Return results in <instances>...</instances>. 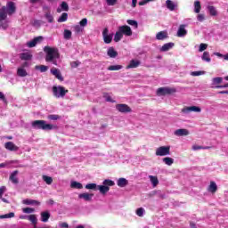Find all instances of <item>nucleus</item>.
Returning a JSON list of instances; mask_svg holds the SVG:
<instances>
[{
    "mask_svg": "<svg viewBox=\"0 0 228 228\" xmlns=\"http://www.w3.org/2000/svg\"><path fill=\"white\" fill-rule=\"evenodd\" d=\"M17 12V7H15V3L8 2L6 6H4L0 10V22L2 24L3 29H8V15H13Z\"/></svg>",
    "mask_w": 228,
    "mask_h": 228,
    "instance_id": "f257e3e1",
    "label": "nucleus"
},
{
    "mask_svg": "<svg viewBox=\"0 0 228 228\" xmlns=\"http://www.w3.org/2000/svg\"><path fill=\"white\" fill-rule=\"evenodd\" d=\"M45 55V61L53 63V65H58V60H60V53L58 48H53L51 46H45L44 49Z\"/></svg>",
    "mask_w": 228,
    "mask_h": 228,
    "instance_id": "f03ea898",
    "label": "nucleus"
},
{
    "mask_svg": "<svg viewBox=\"0 0 228 228\" xmlns=\"http://www.w3.org/2000/svg\"><path fill=\"white\" fill-rule=\"evenodd\" d=\"M33 129H41L42 131H53L58 129V126L48 124L45 120H35L31 122Z\"/></svg>",
    "mask_w": 228,
    "mask_h": 228,
    "instance_id": "7ed1b4c3",
    "label": "nucleus"
},
{
    "mask_svg": "<svg viewBox=\"0 0 228 228\" xmlns=\"http://www.w3.org/2000/svg\"><path fill=\"white\" fill-rule=\"evenodd\" d=\"M52 92L56 99H63V97H65V95L69 94V90L61 86H53L52 88Z\"/></svg>",
    "mask_w": 228,
    "mask_h": 228,
    "instance_id": "20e7f679",
    "label": "nucleus"
},
{
    "mask_svg": "<svg viewBox=\"0 0 228 228\" xmlns=\"http://www.w3.org/2000/svg\"><path fill=\"white\" fill-rule=\"evenodd\" d=\"M177 90L174 87H159L157 89V95L161 97L163 95H172V94H175Z\"/></svg>",
    "mask_w": 228,
    "mask_h": 228,
    "instance_id": "39448f33",
    "label": "nucleus"
},
{
    "mask_svg": "<svg viewBox=\"0 0 228 228\" xmlns=\"http://www.w3.org/2000/svg\"><path fill=\"white\" fill-rule=\"evenodd\" d=\"M156 156H170V146H160L157 148Z\"/></svg>",
    "mask_w": 228,
    "mask_h": 228,
    "instance_id": "423d86ee",
    "label": "nucleus"
},
{
    "mask_svg": "<svg viewBox=\"0 0 228 228\" xmlns=\"http://www.w3.org/2000/svg\"><path fill=\"white\" fill-rule=\"evenodd\" d=\"M191 111H193L194 113H200L202 111V109L197 106L184 107L183 109H182V113H183V115H188L189 113H191Z\"/></svg>",
    "mask_w": 228,
    "mask_h": 228,
    "instance_id": "0eeeda50",
    "label": "nucleus"
},
{
    "mask_svg": "<svg viewBox=\"0 0 228 228\" xmlns=\"http://www.w3.org/2000/svg\"><path fill=\"white\" fill-rule=\"evenodd\" d=\"M104 44H111L113 41V34H110L108 28H105L102 31Z\"/></svg>",
    "mask_w": 228,
    "mask_h": 228,
    "instance_id": "6e6552de",
    "label": "nucleus"
},
{
    "mask_svg": "<svg viewBox=\"0 0 228 228\" xmlns=\"http://www.w3.org/2000/svg\"><path fill=\"white\" fill-rule=\"evenodd\" d=\"M116 110L119 111V113H131L132 110L131 107H129L127 104H117Z\"/></svg>",
    "mask_w": 228,
    "mask_h": 228,
    "instance_id": "1a4fd4ad",
    "label": "nucleus"
},
{
    "mask_svg": "<svg viewBox=\"0 0 228 228\" xmlns=\"http://www.w3.org/2000/svg\"><path fill=\"white\" fill-rule=\"evenodd\" d=\"M187 26L188 25L186 24L180 25L176 33V37H178L179 38H183L185 36H187L188 35V30H186Z\"/></svg>",
    "mask_w": 228,
    "mask_h": 228,
    "instance_id": "9d476101",
    "label": "nucleus"
},
{
    "mask_svg": "<svg viewBox=\"0 0 228 228\" xmlns=\"http://www.w3.org/2000/svg\"><path fill=\"white\" fill-rule=\"evenodd\" d=\"M118 30L122 35H125L126 37H131L133 35V30L131 29V27L127 25H123L119 27Z\"/></svg>",
    "mask_w": 228,
    "mask_h": 228,
    "instance_id": "9b49d317",
    "label": "nucleus"
},
{
    "mask_svg": "<svg viewBox=\"0 0 228 228\" xmlns=\"http://www.w3.org/2000/svg\"><path fill=\"white\" fill-rule=\"evenodd\" d=\"M4 147L7 151H11L12 152H17V151H19V147L15 145L13 142H5Z\"/></svg>",
    "mask_w": 228,
    "mask_h": 228,
    "instance_id": "f8f14e48",
    "label": "nucleus"
},
{
    "mask_svg": "<svg viewBox=\"0 0 228 228\" xmlns=\"http://www.w3.org/2000/svg\"><path fill=\"white\" fill-rule=\"evenodd\" d=\"M166 6L167 10H169L170 12H175V10H177L178 4H177V2H174L172 0H167Z\"/></svg>",
    "mask_w": 228,
    "mask_h": 228,
    "instance_id": "ddd939ff",
    "label": "nucleus"
},
{
    "mask_svg": "<svg viewBox=\"0 0 228 228\" xmlns=\"http://www.w3.org/2000/svg\"><path fill=\"white\" fill-rule=\"evenodd\" d=\"M41 222H43L44 224H47V222H49V218H51V212H49V210L46 211H43L41 212Z\"/></svg>",
    "mask_w": 228,
    "mask_h": 228,
    "instance_id": "4468645a",
    "label": "nucleus"
},
{
    "mask_svg": "<svg viewBox=\"0 0 228 228\" xmlns=\"http://www.w3.org/2000/svg\"><path fill=\"white\" fill-rule=\"evenodd\" d=\"M78 199H83L86 202H90L92 201V199H94V194L88 192L80 193L78 195Z\"/></svg>",
    "mask_w": 228,
    "mask_h": 228,
    "instance_id": "2eb2a0df",
    "label": "nucleus"
},
{
    "mask_svg": "<svg viewBox=\"0 0 228 228\" xmlns=\"http://www.w3.org/2000/svg\"><path fill=\"white\" fill-rule=\"evenodd\" d=\"M51 74L54 76L59 81H63V76H61V71L56 68H53L50 70Z\"/></svg>",
    "mask_w": 228,
    "mask_h": 228,
    "instance_id": "dca6fc26",
    "label": "nucleus"
},
{
    "mask_svg": "<svg viewBox=\"0 0 228 228\" xmlns=\"http://www.w3.org/2000/svg\"><path fill=\"white\" fill-rule=\"evenodd\" d=\"M41 40H44L43 37H37L34 38L32 41L27 43L28 47H35Z\"/></svg>",
    "mask_w": 228,
    "mask_h": 228,
    "instance_id": "f3484780",
    "label": "nucleus"
},
{
    "mask_svg": "<svg viewBox=\"0 0 228 228\" xmlns=\"http://www.w3.org/2000/svg\"><path fill=\"white\" fill-rule=\"evenodd\" d=\"M190 134V132L187 129H177L175 131V136H188Z\"/></svg>",
    "mask_w": 228,
    "mask_h": 228,
    "instance_id": "a211bd4d",
    "label": "nucleus"
},
{
    "mask_svg": "<svg viewBox=\"0 0 228 228\" xmlns=\"http://www.w3.org/2000/svg\"><path fill=\"white\" fill-rule=\"evenodd\" d=\"M23 204H26V206H40V201L36 200H24Z\"/></svg>",
    "mask_w": 228,
    "mask_h": 228,
    "instance_id": "6ab92c4d",
    "label": "nucleus"
},
{
    "mask_svg": "<svg viewBox=\"0 0 228 228\" xmlns=\"http://www.w3.org/2000/svg\"><path fill=\"white\" fill-rule=\"evenodd\" d=\"M4 193H6V187L5 186L0 187V199L2 200V202H4L5 204H10V201L6 198L3 197Z\"/></svg>",
    "mask_w": 228,
    "mask_h": 228,
    "instance_id": "aec40b11",
    "label": "nucleus"
},
{
    "mask_svg": "<svg viewBox=\"0 0 228 228\" xmlns=\"http://www.w3.org/2000/svg\"><path fill=\"white\" fill-rule=\"evenodd\" d=\"M142 62L138 60H132L130 61L129 65L126 66V69H136L138 67H140V64Z\"/></svg>",
    "mask_w": 228,
    "mask_h": 228,
    "instance_id": "412c9836",
    "label": "nucleus"
},
{
    "mask_svg": "<svg viewBox=\"0 0 228 228\" xmlns=\"http://www.w3.org/2000/svg\"><path fill=\"white\" fill-rule=\"evenodd\" d=\"M117 184L119 188H126L129 184V181L126 178H119L118 179Z\"/></svg>",
    "mask_w": 228,
    "mask_h": 228,
    "instance_id": "4be33fe9",
    "label": "nucleus"
},
{
    "mask_svg": "<svg viewBox=\"0 0 228 228\" xmlns=\"http://www.w3.org/2000/svg\"><path fill=\"white\" fill-rule=\"evenodd\" d=\"M61 12H69V4L67 2H62L61 8H57V13H61Z\"/></svg>",
    "mask_w": 228,
    "mask_h": 228,
    "instance_id": "5701e85b",
    "label": "nucleus"
},
{
    "mask_svg": "<svg viewBox=\"0 0 228 228\" xmlns=\"http://www.w3.org/2000/svg\"><path fill=\"white\" fill-rule=\"evenodd\" d=\"M17 174H19V171H13L10 175V181H12L13 184H19V178H17Z\"/></svg>",
    "mask_w": 228,
    "mask_h": 228,
    "instance_id": "b1692460",
    "label": "nucleus"
},
{
    "mask_svg": "<svg viewBox=\"0 0 228 228\" xmlns=\"http://www.w3.org/2000/svg\"><path fill=\"white\" fill-rule=\"evenodd\" d=\"M174 47V43H167L160 48V53H167Z\"/></svg>",
    "mask_w": 228,
    "mask_h": 228,
    "instance_id": "393cba45",
    "label": "nucleus"
},
{
    "mask_svg": "<svg viewBox=\"0 0 228 228\" xmlns=\"http://www.w3.org/2000/svg\"><path fill=\"white\" fill-rule=\"evenodd\" d=\"M166 38H168V34L166 31H160L156 35L157 40H165Z\"/></svg>",
    "mask_w": 228,
    "mask_h": 228,
    "instance_id": "a878e982",
    "label": "nucleus"
},
{
    "mask_svg": "<svg viewBox=\"0 0 228 228\" xmlns=\"http://www.w3.org/2000/svg\"><path fill=\"white\" fill-rule=\"evenodd\" d=\"M208 13L212 17H216L218 15V12L216 11V8L213 5H208Z\"/></svg>",
    "mask_w": 228,
    "mask_h": 228,
    "instance_id": "bb28decb",
    "label": "nucleus"
},
{
    "mask_svg": "<svg viewBox=\"0 0 228 228\" xmlns=\"http://www.w3.org/2000/svg\"><path fill=\"white\" fill-rule=\"evenodd\" d=\"M107 54L110 56V58H117V56H118V53H117L113 47H110L108 49Z\"/></svg>",
    "mask_w": 228,
    "mask_h": 228,
    "instance_id": "cd10ccee",
    "label": "nucleus"
},
{
    "mask_svg": "<svg viewBox=\"0 0 228 228\" xmlns=\"http://www.w3.org/2000/svg\"><path fill=\"white\" fill-rule=\"evenodd\" d=\"M27 220H28L29 222H31V224H33V225L35 227H37V224H38V219H37V216L36 215H29L27 216Z\"/></svg>",
    "mask_w": 228,
    "mask_h": 228,
    "instance_id": "c85d7f7f",
    "label": "nucleus"
},
{
    "mask_svg": "<svg viewBox=\"0 0 228 228\" xmlns=\"http://www.w3.org/2000/svg\"><path fill=\"white\" fill-rule=\"evenodd\" d=\"M97 190H99L100 193L104 195L110 191V187H108L106 185H98Z\"/></svg>",
    "mask_w": 228,
    "mask_h": 228,
    "instance_id": "c756f323",
    "label": "nucleus"
},
{
    "mask_svg": "<svg viewBox=\"0 0 228 228\" xmlns=\"http://www.w3.org/2000/svg\"><path fill=\"white\" fill-rule=\"evenodd\" d=\"M20 60L28 61V60H31V58H33V55H31V53H22L20 54Z\"/></svg>",
    "mask_w": 228,
    "mask_h": 228,
    "instance_id": "7c9ffc66",
    "label": "nucleus"
},
{
    "mask_svg": "<svg viewBox=\"0 0 228 228\" xmlns=\"http://www.w3.org/2000/svg\"><path fill=\"white\" fill-rule=\"evenodd\" d=\"M17 76L20 77H26V76H28V71H26V69L19 67L17 69Z\"/></svg>",
    "mask_w": 228,
    "mask_h": 228,
    "instance_id": "2f4dec72",
    "label": "nucleus"
},
{
    "mask_svg": "<svg viewBox=\"0 0 228 228\" xmlns=\"http://www.w3.org/2000/svg\"><path fill=\"white\" fill-rule=\"evenodd\" d=\"M70 188H74L76 190H83V184L79 182L72 181L70 183Z\"/></svg>",
    "mask_w": 228,
    "mask_h": 228,
    "instance_id": "473e14b6",
    "label": "nucleus"
},
{
    "mask_svg": "<svg viewBox=\"0 0 228 228\" xmlns=\"http://www.w3.org/2000/svg\"><path fill=\"white\" fill-rule=\"evenodd\" d=\"M149 179L151 180V183L153 188H156V186H158V184H159V180H158L157 176L150 175Z\"/></svg>",
    "mask_w": 228,
    "mask_h": 228,
    "instance_id": "72a5a7b5",
    "label": "nucleus"
},
{
    "mask_svg": "<svg viewBox=\"0 0 228 228\" xmlns=\"http://www.w3.org/2000/svg\"><path fill=\"white\" fill-rule=\"evenodd\" d=\"M218 190V186H216V183L211 182L210 185L208 186V191L211 193H215Z\"/></svg>",
    "mask_w": 228,
    "mask_h": 228,
    "instance_id": "f704fd0d",
    "label": "nucleus"
},
{
    "mask_svg": "<svg viewBox=\"0 0 228 228\" xmlns=\"http://www.w3.org/2000/svg\"><path fill=\"white\" fill-rule=\"evenodd\" d=\"M36 70H39L40 72H47L49 70V67L45 65H37L35 66Z\"/></svg>",
    "mask_w": 228,
    "mask_h": 228,
    "instance_id": "c9c22d12",
    "label": "nucleus"
},
{
    "mask_svg": "<svg viewBox=\"0 0 228 228\" xmlns=\"http://www.w3.org/2000/svg\"><path fill=\"white\" fill-rule=\"evenodd\" d=\"M201 9H202V6L200 5V1H195L194 2V12L200 13Z\"/></svg>",
    "mask_w": 228,
    "mask_h": 228,
    "instance_id": "e433bc0d",
    "label": "nucleus"
},
{
    "mask_svg": "<svg viewBox=\"0 0 228 228\" xmlns=\"http://www.w3.org/2000/svg\"><path fill=\"white\" fill-rule=\"evenodd\" d=\"M224 81V78L222 77H214L212 79V85L213 86H216V85H220Z\"/></svg>",
    "mask_w": 228,
    "mask_h": 228,
    "instance_id": "4c0bfd02",
    "label": "nucleus"
},
{
    "mask_svg": "<svg viewBox=\"0 0 228 228\" xmlns=\"http://www.w3.org/2000/svg\"><path fill=\"white\" fill-rule=\"evenodd\" d=\"M124 35L120 33V30L116 32L114 36V42H120L123 38Z\"/></svg>",
    "mask_w": 228,
    "mask_h": 228,
    "instance_id": "58836bf2",
    "label": "nucleus"
},
{
    "mask_svg": "<svg viewBox=\"0 0 228 228\" xmlns=\"http://www.w3.org/2000/svg\"><path fill=\"white\" fill-rule=\"evenodd\" d=\"M201 60L209 63V61H211V57H209V52H204L203 55L201 56Z\"/></svg>",
    "mask_w": 228,
    "mask_h": 228,
    "instance_id": "ea45409f",
    "label": "nucleus"
},
{
    "mask_svg": "<svg viewBox=\"0 0 228 228\" xmlns=\"http://www.w3.org/2000/svg\"><path fill=\"white\" fill-rule=\"evenodd\" d=\"M163 162L168 167H172V165H174V159L170 157H166L163 159Z\"/></svg>",
    "mask_w": 228,
    "mask_h": 228,
    "instance_id": "a19ab883",
    "label": "nucleus"
},
{
    "mask_svg": "<svg viewBox=\"0 0 228 228\" xmlns=\"http://www.w3.org/2000/svg\"><path fill=\"white\" fill-rule=\"evenodd\" d=\"M63 37L65 40H70L72 38V31L65 29Z\"/></svg>",
    "mask_w": 228,
    "mask_h": 228,
    "instance_id": "79ce46f5",
    "label": "nucleus"
},
{
    "mask_svg": "<svg viewBox=\"0 0 228 228\" xmlns=\"http://www.w3.org/2000/svg\"><path fill=\"white\" fill-rule=\"evenodd\" d=\"M67 19H69V14L67 12H63L58 19V22H66Z\"/></svg>",
    "mask_w": 228,
    "mask_h": 228,
    "instance_id": "37998d69",
    "label": "nucleus"
},
{
    "mask_svg": "<svg viewBox=\"0 0 228 228\" xmlns=\"http://www.w3.org/2000/svg\"><path fill=\"white\" fill-rule=\"evenodd\" d=\"M123 69L122 65H111L109 66L107 70H121Z\"/></svg>",
    "mask_w": 228,
    "mask_h": 228,
    "instance_id": "c03bdc74",
    "label": "nucleus"
},
{
    "mask_svg": "<svg viewBox=\"0 0 228 228\" xmlns=\"http://www.w3.org/2000/svg\"><path fill=\"white\" fill-rule=\"evenodd\" d=\"M126 22L129 24V26H134L135 29H138V21L134 20H127Z\"/></svg>",
    "mask_w": 228,
    "mask_h": 228,
    "instance_id": "a18cd8bd",
    "label": "nucleus"
},
{
    "mask_svg": "<svg viewBox=\"0 0 228 228\" xmlns=\"http://www.w3.org/2000/svg\"><path fill=\"white\" fill-rule=\"evenodd\" d=\"M15 216V213L10 212L9 214L0 216V219L3 220L4 218H13Z\"/></svg>",
    "mask_w": 228,
    "mask_h": 228,
    "instance_id": "49530a36",
    "label": "nucleus"
},
{
    "mask_svg": "<svg viewBox=\"0 0 228 228\" xmlns=\"http://www.w3.org/2000/svg\"><path fill=\"white\" fill-rule=\"evenodd\" d=\"M43 181H45L46 184H53V177L51 176L43 175Z\"/></svg>",
    "mask_w": 228,
    "mask_h": 228,
    "instance_id": "de8ad7c7",
    "label": "nucleus"
},
{
    "mask_svg": "<svg viewBox=\"0 0 228 228\" xmlns=\"http://www.w3.org/2000/svg\"><path fill=\"white\" fill-rule=\"evenodd\" d=\"M85 28H83L80 25H76L74 27V31L75 33H77V35H79V33H83Z\"/></svg>",
    "mask_w": 228,
    "mask_h": 228,
    "instance_id": "09e8293b",
    "label": "nucleus"
},
{
    "mask_svg": "<svg viewBox=\"0 0 228 228\" xmlns=\"http://www.w3.org/2000/svg\"><path fill=\"white\" fill-rule=\"evenodd\" d=\"M103 185L104 186H115V182L112 180L107 179L103 181Z\"/></svg>",
    "mask_w": 228,
    "mask_h": 228,
    "instance_id": "8fccbe9b",
    "label": "nucleus"
},
{
    "mask_svg": "<svg viewBox=\"0 0 228 228\" xmlns=\"http://www.w3.org/2000/svg\"><path fill=\"white\" fill-rule=\"evenodd\" d=\"M97 184L96 183H87L86 185V190H97Z\"/></svg>",
    "mask_w": 228,
    "mask_h": 228,
    "instance_id": "3c124183",
    "label": "nucleus"
},
{
    "mask_svg": "<svg viewBox=\"0 0 228 228\" xmlns=\"http://www.w3.org/2000/svg\"><path fill=\"white\" fill-rule=\"evenodd\" d=\"M45 19L47 20L48 22H53L54 18L53 17V14L51 12H46L45 15Z\"/></svg>",
    "mask_w": 228,
    "mask_h": 228,
    "instance_id": "603ef678",
    "label": "nucleus"
},
{
    "mask_svg": "<svg viewBox=\"0 0 228 228\" xmlns=\"http://www.w3.org/2000/svg\"><path fill=\"white\" fill-rule=\"evenodd\" d=\"M208 49V44L201 43L199 47V53H204Z\"/></svg>",
    "mask_w": 228,
    "mask_h": 228,
    "instance_id": "864d4df0",
    "label": "nucleus"
},
{
    "mask_svg": "<svg viewBox=\"0 0 228 228\" xmlns=\"http://www.w3.org/2000/svg\"><path fill=\"white\" fill-rule=\"evenodd\" d=\"M144 213H145V209L143 208H139L136 209L137 216H143Z\"/></svg>",
    "mask_w": 228,
    "mask_h": 228,
    "instance_id": "5fc2aeb1",
    "label": "nucleus"
},
{
    "mask_svg": "<svg viewBox=\"0 0 228 228\" xmlns=\"http://www.w3.org/2000/svg\"><path fill=\"white\" fill-rule=\"evenodd\" d=\"M87 24H88V20L86 18H84L79 21V26H81L83 28H85V27H86Z\"/></svg>",
    "mask_w": 228,
    "mask_h": 228,
    "instance_id": "6e6d98bb",
    "label": "nucleus"
},
{
    "mask_svg": "<svg viewBox=\"0 0 228 228\" xmlns=\"http://www.w3.org/2000/svg\"><path fill=\"white\" fill-rule=\"evenodd\" d=\"M60 118H61V117H60L56 114H51L48 116L49 120H60Z\"/></svg>",
    "mask_w": 228,
    "mask_h": 228,
    "instance_id": "4d7b16f0",
    "label": "nucleus"
},
{
    "mask_svg": "<svg viewBox=\"0 0 228 228\" xmlns=\"http://www.w3.org/2000/svg\"><path fill=\"white\" fill-rule=\"evenodd\" d=\"M23 213H27L28 215L31 214V213H35V208H25L22 209Z\"/></svg>",
    "mask_w": 228,
    "mask_h": 228,
    "instance_id": "13d9d810",
    "label": "nucleus"
},
{
    "mask_svg": "<svg viewBox=\"0 0 228 228\" xmlns=\"http://www.w3.org/2000/svg\"><path fill=\"white\" fill-rule=\"evenodd\" d=\"M81 65V62L79 61H72L70 63L71 69H77Z\"/></svg>",
    "mask_w": 228,
    "mask_h": 228,
    "instance_id": "bf43d9fd",
    "label": "nucleus"
},
{
    "mask_svg": "<svg viewBox=\"0 0 228 228\" xmlns=\"http://www.w3.org/2000/svg\"><path fill=\"white\" fill-rule=\"evenodd\" d=\"M155 0H142L139 2V6H145V4H149V3H152Z\"/></svg>",
    "mask_w": 228,
    "mask_h": 228,
    "instance_id": "052dcab7",
    "label": "nucleus"
},
{
    "mask_svg": "<svg viewBox=\"0 0 228 228\" xmlns=\"http://www.w3.org/2000/svg\"><path fill=\"white\" fill-rule=\"evenodd\" d=\"M204 74H206L205 71H192V72L191 73V76L197 77V76H202V75H204Z\"/></svg>",
    "mask_w": 228,
    "mask_h": 228,
    "instance_id": "680f3d73",
    "label": "nucleus"
},
{
    "mask_svg": "<svg viewBox=\"0 0 228 228\" xmlns=\"http://www.w3.org/2000/svg\"><path fill=\"white\" fill-rule=\"evenodd\" d=\"M197 20H199V22H204V20H206V16L204 14H198Z\"/></svg>",
    "mask_w": 228,
    "mask_h": 228,
    "instance_id": "e2e57ef3",
    "label": "nucleus"
},
{
    "mask_svg": "<svg viewBox=\"0 0 228 228\" xmlns=\"http://www.w3.org/2000/svg\"><path fill=\"white\" fill-rule=\"evenodd\" d=\"M108 6H115L117 4V0H106Z\"/></svg>",
    "mask_w": 228,
    "mask_h": 228,
    "instance_id": "0e129e2a",
    "label": "nucleus"
},
{
    "mask_svg": "<svg viewBox=\"0 0 228 228\" xmlns=\"http://www.w3.org/2000/svg\"><path fill=\"white\" fill-rule=\"evenodd\" d=\"M104 99L107 102H115V101H113V99L111 98V96H110V94H105Z\"/></svg>",
    "mask_w": 228,
    "mask_h": 228,
    "instance_id": "69168bd1",
    "label": "nucleus"
},
{
    "mask_svg": "<svg viewBox=\"0 0 228 228\" xmlns=\"http://www.w3.org/2000/svg\"><path fill=\"white\" fill-rule=\"evenodd\" d=\"M41 24H42V21H40L38 20H36L33 22V26H35V28H40Z\"/></svg>",
    "mask_w": 228,
    "mask_h": 228,
    "instance_id": "338daca9",
    "label": "nucleus"
},
{
    "mask_svg": "<svg viewBox=\"0 0 228 228\" xmlns=\"http://www.w3.org/2000/svg\"><path fill=\"white\" fill-rule=\"evenodd\" d=\"M28 67H29V62H28V61L23 62V63L20 66V69H28Z\"/></svg>",
    "mask_w": 228,
    "mask_h": 228,
    "instance_id": "774afa93",
    "label": "nucleus"
}]
</instances>
